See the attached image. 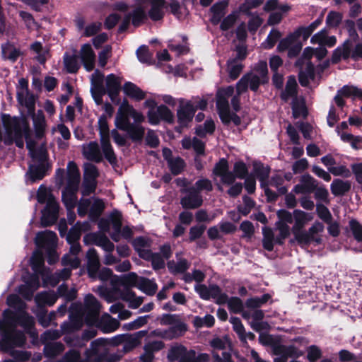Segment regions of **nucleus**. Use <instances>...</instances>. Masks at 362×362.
Returning <instances> with one entry per match:
<instances>
[{
  "label": "nucleus",
  "instance_id": "obj_1",
  "mask_svg": "<svg viewBox=\"0 0 362 362\" xmlns=\"http://www.w3.org/2000/svg\"><path fill=\"white\" fill-rule=\"evenodd\" d=\"M1 120L7 136L4 143L6 145H11L15 142L17 147L23 148L21 119L17 117H11L9 114L3 113Z\"/></svg>",
  "mask_w": 362,
  "mask_h": 362
},
{
  "label": "nucleus",
  "instance_id": "obj_2",
  "mask_svg": "<svg viewBox=\"0 0 362 362\" xmlns=\"http://www.w3.org/2000/svg\"><path fill=\"white\" fill-rule=\"evenodd\" d=\"M1 339L0 349L2 351L10 352L14 347H22L26 341L24 333L16 328L3 329L0 327Z\"/></svg>",
  "mask_w": 362,
  "mask_h": 362
},
{
  "label": "nucleus",
  "instance_id": "obj_3",
  "mask_svg": "<svg viewBox=\"0 0 362 362\" xmlns=\"http://www.w3.org/2000/svg\"><path fill=\"white\" fill-rule=\"evenodd\" d=\"M349 41H344L341 46L337 47L333 51L331 57L332 64H337L339 63L341 59L344 60L351 59L355 62L362 59V44L358 42L353 47V45H349Z\"/></svg>",
  "mask_w": 362,
  "mask_h": 362
},
{
  "label": "nucleus",
  "instance_id": "obj_4",
  "mask_svg": "<svg viewBox=\"0 0 362 362\" xmlns=\"http://www.w3.org/2000/svg\"><path fill=\"white\" fill-rule=\"evenodd\" d=\"M147 117L151 125H158L160 121L169 124L174 123V114L165 105L157 106L156 110H149Z\"/></svg>",
  "mask_w": 362,
  "mask_h": 362
},
{
  "label": "nucleus",
  "instance_id": "obj_5",
  "mask_svg": "<svg viewBox=\"0 0 362 362\" xmlns=\"http://www.w3.org/2000/svg\"><path fill=\"white\" fill-rule=\"evenodd\" d=\"M179 107L177 110V123L183 126H189L195 115V109L192 100L185 101V99L179 100Z\"/></svg>",
  "mask_w": 362,
  "mask_h": 362
},
{
  "label": "nucleus",
  "instance_id": "obj_6",
  "mask_svg": "<svg viewBox=\"0 0 362 362\" xmlns=\"http://www.w3.org/2000/svg\"><path fill=\"white\" fill-rule=\"evenodd\" d=\"M59 206L54 198H49L47 204L42 211L41 224L43 227L54 225L57 218Z\"/></svg>",
  "mask_w": 362,
  "mask_h": 362
},
{
  "label": "nucleus",
  "instance_id": "obj_7",
  "mask_svg": "<svg viewBox=\"0 0 362 362\" xmlns=\"http://www.w3.org/2000/svg\"><path fill=\"white\" fill-rule=\"evenodd\" d=\"M47 159V153L41 151L38 154V160L40 163L37 165H30L28 169L29 177L31 182H35L37 180H42L48 170L49 165L45 161Z\"/></svg>",
  "mask_w": 362,
  "mask_h": 362
},
{
  "label": "nucleus",
  "instance_id": "obj_8",
  "mask_svg": "<svg viewBox=\"0 0 362 362\" xmlns=\"http://www.w3.org/2000/svg\"><path fill=\"white\" fill-rule=\"evenodd\" d=\"M186 191L188 194L180 199V204L182 208L185 209H195L200 207L203 204V199L195 187H192Z\"/></svg>",
  "mask_w": 362,
  "mask_h": 362
},
{
  "label": "nucleus",
  "instance_id": "obj_9",
  "mask_svg": "<svg viewBox=\"0 0 362 362\" xmlns=\"http://www.w3.org/2000/svg\"><path fill=\"white\" fill-rule=\"evenodd\" d=\"M79 185L66 184L62 192V201L68 211L74 209L76 205Z\"/></svg>",
  "mask_w": 362,
  "mask_h": 362
},
{
  "label": "nucleus",
  "instance_id": "obj_10",
  "mask_svg": "<svg viewBox=\"0 0 362 362\" xmlns=\"http://www.w3.org/2000/svg\"><path fill=\"white\" fill-rule=\"evenodd\" d=\"M121 89L120 78L114 74H108L105 78V90L112 102L117 99Z\"/></svg>",
  "mask_w": 362,
  "mask_h": 362
},
{
  "label": "nucleus",
  "instance_id": "obj_11",
  "mask_svg": "<svg viewBox=\"0 0 362 362\" xmlns=\"http://www.w3.org/2000/svg\"><path fill=\"white\" fill-rule=\"evenodd\" d=\"M300 184L295 185L292 192L296 194L313 193L317 185V181L309 174L301 176Z\"/></svg>",
  "mask_w": 362,
  "mask_h": 362
},
{
  "label": "nucleus",
  "instance_id": "obj_12",
  "mask_svg": "<svg viewBox=\"0 0 362 362\" xmlns=\"http://www.w3.org/2000/svg\"><path fill=\"white\" fill-rule=\"evenodd\" d=\"M86 259V269L88 276L91 278L96 277L100 263L98 252L94 247H91L87 251Z\"/></svg>",
  "mask_w": 362,
  "mask_h": 362
},
{
  "label": "nucleus",
  "instance_id": "obj_13",
  "mask_svg": "<svg viewBox=\"0 0 362 362\" xmlns=\"http://www.w3.org/2000/svg\"><path fill=\"white\" fill-rule=\"evenodd\" d=\"M81 59L86 71H90L94 69L95 54L90 44L86 43L81 46Z\"/></svg>",
  "mask_w": 362,
  "mask_h": 362
},
{
  "label": "nucleus",
  "instance_id": "obj_14",
  "mask_svg": "<svg viewBox=\"0 0 362 362\" xmlns=\"http://www.w3.org/2000/svg\"><path fill=\"white\" fill-rule=\"evenodd\" d=\"M84 303L86 310V318H98L101 308V304L98 300L93 294L88 293L85 297Z\"/></svg>",
  "mask_w": 362,
  "mask_h": 362
},
{
  "label": "nucleus",
  "instance_id": "obj_15",
  "mask_svg": "<svg viewBox=\"0 0 362 362\" xmlns=\"http://www.w3.org/2000/svg\"><path fill=\"white\" fill-rule=\"evenodd\" d=\"M151 8L148 11V17L153 21H159L165 16L163 8L165 7V0H150Z\"/></svg>",
  "mask_w": 362,
  "mask_h": 362
},
{
  "label": "nucleus",
  "instance_id": "obj_16",
  "mask_svg": "<svg viewBox=\"0 0 362 362\" xmlns=\"http://www.w3.org/2000/svg\"><path fill=\"white\" fill-rule=\"evenodd\" d=\"M298 95V84L296 77L294 76H289L288 77L285 90L280 94V98L282 101L287 103L290 98H296Z\"/></svg>",
  "mask_w": 362,
  "mask_h": 362
},
{
  "label": "nucleus",
  "instance_id": "obj_17",
  "mask_svg": "<svg viewBox=\"0 0 362 362\" xmlns=\"http://www.w3.org/2000/svg\"><path fill=\"white\" fill-rule=\"evenodd\" d=\"M104 339L99 338L90 343V348L86 349L85 351L86 356L88 359H91L92 357L95 356L93 360L94 362H105V360L102 359L105 354V351L99 353L98 349L100 346L103 344Z\"/></svg>",
  "mask_w": 362,
  "mask_h": 362
},
{
  "label": "nucleus",
  "instance_id": "obj_18",
  "mask_svg": "<svg viewBox=\"0 0 362 362\" xmlns=\"http://www.w3.org/2000/svg\"><path fill=\"white\" fill-rule=\"evenodd\" d=\"M122 90L127 96L137 101H140L146 97L145 92L136 84L130 81L124 83Z\"/></svg>",
  "mask_w": 362,
  "mask_h": 362
},
{
  "label": "nucleus",
  "instance_id": "obj_19",
  "mask_svg": "<svg viewBox=\"0 0 362 362\" xmlns=\"http://www.w3.org/2000/svg\"><path fill=\"white\" fill-rule=\"evenodd\" d=\"M351 185L348 180H343L341 179H334L331 185L330 189L332 194L335 197H341L345 195L351 189Z\"/></svg>",
  "mask_w": 362,
  "mask_h": 362
},
{
  "label": "nucleus",
  "instance_id": "obj_20",
  "mask_svg": "<svg viewBox=\"0 0 362 362\" xmlns=\"http://www.w3.org/2000/svg\"><path fill=\"white\" fill-rule=\"evenodd\" d=\"M168 340L177 339L185 335L188 330L187 325L180 319L177 322L166 329Z\"/></svg>",
  "mask_w": 362,
  "mask_h": 362
},
{
  "label": "nucleus",
  "instance_id": "obj_21",
  "mask_svg": "<svg viewBox=\"0 0 362 362\" xmlns=\"http://www.w3.org/2000/svg\"><path fill=\"white\" fill-rule=\"evenodd\" d=\"M137 288L147 296H152L156 293L158 285L154 279L140 276Z\"/></svg>",
  "mask_w": 362,
  "mask_h": 362
},
{
  "label": "nucleus",
  "instance_id": "obj_22",
  "mask_svg": "<svg viewBox=\"0 0 362 362\" xmlns=\"http://www.w3.org/2000/svg\"><path fill=\"white\" fill-rule=\"evenodd\" d=\"M83 325L82 317L78 315H71L69 322H66L62 325L64 333H72L81 329Z\"/></svg>",
  "mask_w": 362,
  "mask_h": 362
},
{
  "label": "nucleus",
  "instance_id": "obj_23",
  "mask_svg": "<svg viewBox=\"0 0 362 362\" xmlns=\"http://www.w3.org/2000/svg\"><path fill=\"white\" fill-rule=\"evenodd\" d=\"M128 14L130 16L132 24L135 28L140 27L148 18V16L142 6H137Z\"/></svg>",
  "mask_w": 362,
  "mask_h": 362
},
{
  "label": "nucleus",
  "instance_id": "obj_24",
  "mask_svg": "<svg viewBox=\"0 0 362 362\" xmlns=\"http://www.w3.org/2000/svg\"><path fill=\"white\" fill-rule=\"evenodd\" d=\"M291 108L293 117L295 119H297L300 116L303 117H306L308 116V112L304 98H301L300 100H298V97L293 98Z\"/></svg>",
  "mask_w": 362,
  "mask_h": 362
},
{
  "label": "nucleus",
  "instance_id": "obj_25",
  "mask_svg": "<svg viewBox=\"0 0 362 362\" xmlns=\"http://www.w3.org/2000/svg\"><path fill=\"white\" fill-rule=\"evenodd\" d=\"M105 208V203L103 199L97 198L94 200L90 206L88 218L92 222H96L99 220L101 214Z\"/></svg>",
  "mask_w": 362,
  "mask_h": 362
},
{
  "label": "nucleus",
  "instance_id": "obj_26",
  "mask_svg": "<svg viewBox=\"0 0 362 362\" xmlns=\"http://www.w3.org/2000/svg\"><path fill=\"white\" fill-rule=\"evenodd\" d=\"M81 174L79 169L74 161H69L67 164L66 184L79 185Z\"/></svg>",
  "mask_w": 362,
  "mask_h": 362
},
{
  "label": "nucleus",
  "instance_id": "obj_27",
  "mask_svg": "<svg viewBox=\"0 0 362 362\" xmlns=\"http://www.w3.org/2000/svg\"><path fill=\"white\" fill-rule=\"evenodd\" d=\"M33 121L35 137L37 139H42L45 136L46 122L45 116L41 110L38 112L37 117H34Z\"/></svg>",
  "mask_w": 362,
  "mask_h": 362
},
{
  "label": "nucleus",
  "instance_id": "obj_28",
  "mask_svg": "<svg viewBox=\"0 0 362 362\" xmlns=\"http://www.w3.org/2000/svg\"><path fill=\"white\" fill-rule=\"evenodd\" d=\"M64 350V346L61 342H53L45 344L43 349L44 355L50 358H54L61 354Z\"/></svg>",
  "mask_w": 362,
  "mask_h": 362
},
{
  "label": "nucleus",
  "instance_id": "obj_29",
  "mask_svg": "<svg viewBox=\"0 0 362 362\" xmlns=\"http://www.w3.org/2000/svg\"><path fill=\"white\" fill-rule=\"evenodd\" d=\"M76 54L70 55L66 52L63 57L64 64L66 71L69 74H76L78 72L80 65L78 62Z\"/></svg>",
  "mask_w": 362,
  "mask_h": 362
},
{
  "label": "nucleus",
  "instance_id": "obj_30",
  "mask_svg": "<svg viewBox=\"0 0 362 362\" xmlns=\"http://www.w3.org/2000/svg\"><path fill=\"white\" fill-rule=\"evenodd\" d=\"M216 107L221 121H223L226 115L230 112V107L228 99L221 92L216 94Z\"/></svg>",
  "mask_w": 362,
  "mask_h": 362
},
{
  "label": "nucleus",
  "instance_id": "obj_31",
  "mask_svg": "<svg viewBox=\"0 0 362 362\" xmlns=\"http://www.w3.org/2000/svg\"><path fill=\"white\" fill-rule=\"evenodd\" d=\"M262 246L264 250L269 252L274 250V243H275L274 234L269 227L262 228Z\"/></svg>",
  "mask_w": 362,
  "mask_h": 362
},
{
  "label": "nucleus",
  "instance_id": "obj_32",
  "mask_svg": "<svg viewBox=\"0 0 362 362\" xmlns=\"http://www.w3.org/2000/svg\"><path fill=\"white\" fill-rule=\"evenodd\" d=\"M254 173L258 180L269 179L271 168L264 165L261 161L255 160L252 163Z\"/></svg>",
  "mask_w": 362,
  "mask_h": 362
},
{
  "label": "nucleus",
  "instance_id": "obj_33",
  "mask_svg": "<svg viewBox=\"0 0 362 362\" xmlns=\"http://www.w3.org/2000/svg\"><path fill=\"white\" fill-rule=\"evenodd\" d=\"M18 325L21 326L26 332H30L35 326L34 317L26 311L21 310Z\"/></svg>",
  "mask_w": 362,
  "mask_h": 362
},
{
  "label": "nucleus",
  "instance_id": "obj_34",
  "mask_svg": "<svg viewBox=\"0 0 362 362\" xmlns=\"http://www.w3.org/2000/svg\"><path fill=\"white\" fill-rule=\"evenodd\" d=\"M125 132L133 141H141L144 138L145 129L141 125L133 123Z\"/></svg>",
  "mask_w": 362,
  "mask_h": 362
},
{
  "label": "nucleus",
  "instance_id": "obj_35",
  "mask_svg": "<svg viewBox=\"0 0 362 362\" xmlns=\"http://www.w3.org/2000/svg\"><path fill=\"white\" fill-rule=\"evenodd\" d=\"M349 226L354 239L357 243H361L360 251L362 252V224L356 219L353 218L349 221Z\"/></svg>",
  "mask_w": 362,
  "mask_h": 362
},
{
  "label": "nucleus",
  "instance_id": "obj_36",
  "mask_svg": "<svg viewBox=\"0 0 362 362\" xmlns=\"http://www.w3.org/2000/svg\"><path fill=\"white\" fill-rule=\"evenodd\" d=\"M276 351L278 354H283L288 357L298 358L303 355V351L296 348L294 345L277 344Z\"/></svg>",
  "mask_w": 362,
  "mask_h": 362
},
{
  "label": "nucleus",
  "instance_id": "obj_37",
  "mask_svg": "<svg viewBox=\"0 0 362 362\" xmlns=\"http://www.w3.org/2000/svg\"><path fill=\"white\" fill-rule=\"evenodd\" d=\"M168 166L173 175H178L184 170L186 163L183 158L177 156L173 160H168Z\"/></svg>",
  "mask_w": 362,
  "mask_h": 362
},
{
  "label": "nucleus",
  "instance_id": "obj_38",
  "mask_svg": "<svg viewBox=\"0 0 362 362\" xmlns=\"http://www.w3.org/2000/svg\"><path fill=\"white\" fill-rule=\"evenodd\" d=\"M2 54L3 56L11 60L12 62L17 61L18 58L21 55V51L19 49L14 47L12 45L6 43L1 45Z\"/></svg>",
  "mask_w": 362,
  "mask_h": 362
},
{
  "label": "nucleus",
  "instance_id": "obj_39",
  "mask_svg": "<svg viewBox=\"0 0 362 362\" xmlns=\"http://www.w3.org/2000/svg\"><path fill=\"white\" fill-rule=\"evenodd\" d=\"M30 266L35 273H41L45 264L43 255L40 251H35L30 257Z\"/></svg>",
  "mask_w": 362,
  "mask_h": 362
},
{
  "label": "nucleus",
  "instance_id": "obj_40",
  "mask_svg": "<svg viewBox=\"0 0 362 362\" xmlns=\"http://www.w3.org/2000/svg\"><path fill=\"white\" fill-rule=\"evenodd\" d=\"M16 98L18 103L25 107H33L35 105V96L33 93L28 92L25 93L23 91L18 90L16 93Z\"/></svg>",
  "mask_w": 362,
  "mask_h": 362
},
{
  "label": "nucleus",
  "instance_id": "obj_41",
  "mask_svg": "<svg viewBox=\"0 0 362 362\" xmlns=\"http://www.w3.org/2000/svg\"><path fill=\"white\" fill-rule=\"evenodd\" d=\"M239 18L238 12L236 11H232L227 16L224 17L220 23V30L222 31H227L232 28L235 24Z\"/></svg>",
  "mask_w": 362,
  "mask_h": 362
},
{
  "label": "nucleus",
  "instance_id": "obj_42",
  "mask_svg": "<svg viewBox=\"0 0 362 362\" xmlns=\"http://www.w3.org/2000/svg\"><path fill=\"white\" fill-rule=\"evenodd\" d=\"M247 76L248 87L253 92H257L260 85H265L268 83H264L263 78L255 74L253 72L250 71L245 74Z\"/></svg>",
  "mask_w": 362,
  "mask_h": 362
},
{
  "label": "nucleus",
  "instance_id": "obj_43",
  "mask_svg": "<svg viewBox=\"0 0 362 362\" xmlns=\"http://www.w3.org/2000/svg\"><path fill=\"white\" fill-rule=\"evenodd\" d=\"M139 276L135 272H129L120 277L119 282L124 287H137Z\"/></svg>",
  "mask_w": 362,
  "mask_h": 362
},
{
  "label": "nucleus",
  "instance_id": "obj_44",
  "mask_svg": "<svg viewBox=\"0 0 362 362\" xmlns=\"http://www.w3.org/2000/svg\"><path fill=\"white\" fill-rule=\"evenodd\" d=\"M263 9L266 12H270L278 9L282 13H287L291 10V6L288 4H279V0H267Z\"/></svg>",
  "mask_w": 362,
  "mask_h": 362
},
{
  "label": "nucleus",
  "instance_id": "obj_45",
  "mask_svg": "<svg viewBox=\"0 0 362 362\" xmlns=\"http://www.w3.org/2000/svg\"><path fill=\"white\" fill-rule=\"evenodd\" d=\"M21 126L23 138L24 137L26 141L27 148L30 149L34 146L35 143L31 137V130L30 128L29 122L26 119H22L21 120Z\"/></svg>",
  "mask_w": 362,
  "mask_h": 362
},
{
  "label": "nucleus",
  "instance_id": "obj_46",
  "mask_svg": "<svg viewBox=\"0 0 362 362\" xmlns=\"http://www.w3.org/2000/svg\"><path fill=\"white\" fill-rule=\"evenodd\" d=\"M276 226L279 233L274 238L275 243L281 246L284 244V240L290 235V228L286 223L281 222H277Z\"/></svg>",
  "mask_w": 362,
  "mask_h": 362
},
{
  "label": "nucleus",
  "instance_id": "obj_47",
  "mask_svg": "<svg viewBox=\"0 0 362 362\" xmlns=\"http://www.w3.org/2000/svg\"><path fill=\"white\" fill-rule=\"evenodd\" d=\"M338 93L345 98H362V89L354 86L344 85L338 90Z\"/></svg>",
  "mask_w": 362,
  "mask_h": 362
},
{
  "label": "nucleus",
  "instance_id": "obj_48",
  "mask_svg": "<svg viewBox=\"0 0 362 362\" xmlns=\"http://www.w3.org/2000/svg\"><path fill=\"white\" fill-rule=\"evenodd\" d=\"M128 116V114L123 112H117L115 121V124L117 129L125 132L133 124L130 122Z\"/></svg>",
  "mask_w": 362,
  "mask_h": 362
},
{
  "label": "nucleus",
  "instance_id": "obj_49",
  "mask_svg": "<svg viewBox=\"0 0 362 362\" xmlns=\"http://www.w3.org/2000/svg\"><path fill=\"white\" fill-rule=\"evenodd\" d=\"M264 3V0H245L239 6V11L248 16H251L252 13L250 10L261 6Z\"/></svg>",
  "mask_w": 362,
  "mask_h": 362
},
{
  "label": "nucleus",
  "instance_id": "obj_50",
  "mask_svg": "<svg viewBox=\"0 0 362 362\" xmlns=\"http://www.w3.org/2000/svg\"><path fill=\"white\" fill-rule=\"evenodd\" d=\"M113 232L120 233L122 229V214L117 210L114 209L110 214Z\"/></svg>",
  "mask_w": 362,
  "mask_h": 362
},
{
  "label": "nucleus",
  "instance_id": "obj_51",
  "mask_svg": "<svg viewBox=\"0 0 362 362\" xmlns=\"http://www.w3.org/2000/svg\"><path fill=\"white\" fill-rule=\"evenodd\" d=\"M342 19V13L332 11L327 16L326 24L330 28H336L341 24Z\"/></svg>",
  "mask_w": 362,
  "mask_h": 362
},
{
  "label": "nucleus",
  "instance_id": "obj_52",
  "mask_svg": "<svg viewBox=\"0 0 362 362\" xmlns=\"http://www.w3.org/2000/svg\"><path fill=\"white\" fill-rule=\"evenodd\" d=\"M243 201L244 205H238L237 209L240 214L246 216L250 213L252 209L255 207L256 203L255 200L247 195L243 197Z\"/></svg>",
  "mask_w": 362,
  "mask_h": 362
},
{
  "label": "nucleus",
  "instance_id": "obj_53",
  "mask_svg": "<svg viewBox=\"0 0 362 362\" xmlns=\"http://www.w3.org/2000/svg\"><path fill=\"white\" fill-rule=\"evenodd\" d=\"M235 51L236 52V55L235 57L230 58L227 61L228 65L236 64L238 61H243L247 57L248 52L245 45H236Z\"/></svg>",
  "mask_w": 362,
  "mask_h": 362
},
{
  "label": "nucleus",
  "instance_id": "obj_54",
  "mask_svg": "<svg viewBox=\"0 0 362 362\" xmlns=\"http://www.w3.org/2000/svg\"><path fill=\"white\" fill-rule=\"evenodd\" d=\"M97 180H90L88 177H83L82 189L81 192V194L83 197H88L94 193L97 188Z\"/></svg>",
  "mask_w": 362,
  "mask_h": 362
},
{
  "label": "nucleus",
  "instance_id": "obj_55",
  "mask_svg": "<svg viewBox=\"0 0 362 362\" xmlns=\"http://www.w3.org/2000/svg\"><path fill=\"white\" fill-rule=\"evenodd\" d=\"M3 316L5 322L10 327V328H16L20 316V310L18 312H13L9 309H6L4 311Z\"/></svg>",
  "mask_w": 362,
  "mask_h": 362
},
{
  "label": "nucleus",
  "instance_id": "obj_56",
  "mask_svg": "<svg viewBox=\"0 0 362 362\" xmlns=\"http://www.w3.org/2000/svg\"><path fill=\"white\" fill-rule=\"evenodd\" d=\"M150 318V315H144L138 317L135 320L124 324L123 328L125 330H134L142 327L148 323V320Z\"/></svg>",
  "mask_w": 362,
  "mask_h": 362
},
{
  "label": "nucleus",
  "instance_id": "obj_57",
  "mask_svg": "<svg viewBox=\"0 0 362 362\" xmlns=\"http://www.w3.org/2000/svg\"><path fill=\"white\" fill-rule=\"evenodd\" d=\"M233 171L238 179L243 180L250 175L248 168L243 160H238L234 163Z\"/></svg>",
  "mask_w": 362,
  "mask_h": 362
},
{
  "label": "nucleus",
  "instance_id": "obj_58",
  "mask_svg": "<svg viewBox=\"0 0 362 362\" xmlns=\"http://www.w3.org/2000/svg\"><path fill=\"white\" fill-rule=\"evenodd\" d=\"M228 308L230 313L240 314L244 309V304L239 297L233 296L228 300Z\"/></svg>",
  "mask_w": 362,
  "mask_h": 362
},
{
  "label": "nucleus",
  "instance_id": "obj_59",
  "mask_svg": "<svg viewBox=\"0 0 362 362\" xmlns=\"http://www.w3.org/2000/svg\"><path fill=\"white\" fill-rule=\"evenodd\" d=\"M229 170L228 161L224 158H220L219 160L215 164L212 173L215 176L221 177Z\"/></svg>",
  "mask_w": 362,
  "mask_h": 362
},
{
  "label": "nucleus",
  "instance_id": "obj_60",
  "mask_svg": "<svg viewBox=\"0 0 362 362\" xmlns=\"http://www.w3.org/2000/svg\"><path fill=\"white\" fill-rule=\"evenodd\" d=\"M316 213L318 217L326 223H330L332 221V216L329 209L322 204L317 203Z\"/></svg>",
  "mask_w": 362,
  "mask_h": 362
},
{
  "label": "nucleus",
  "instance_id": "obj_61",
  "mask_svg": "<svg viewBox=\"0 0 362 362\" xmlns=\"http://www.w3.org/2000/svg\"><path fill=\"white\" fill-rule=\"evenodd\" d=\"M104 236H105V234L90 233L84 235L83 241L86 245L93 244L100 247L101 243L103 241Z\"/></svg>",
  "mask_w": 362,
  "mask_h": 362
},
{
  "label": "nucleus",
  "instance_id": "obj_62",
  "mask_svg": "<svg viewBox=\"0 0 362 362\" xmlns=\"http://www.w3.org/2000/svg\"><path fill=\"white\" fill-rule=\"evenodd\" d=\"M206 227L204 225L194 226L189 228V238L187 240L188 243H192L199 239L204 234Z\"/></svg>",
  "mask_w": 362,
  "mask_h": 362
},
{
  "label": "nucleus",
  "instance_id": "obj_63",
  "mask_svg": "<svg viewBox=\"0 0 362 362\" xmlns=\"http://www.w3.org/2000/svg\"><path fill=\"white\" fill-rule=\"evenodd\" d=\"M81 238V223L78 221L74 227H72L66 235V241L68 243H79Z\"/></svg>",
  "mask_w": 362,
  "mask_h": 362
},
{
  "label": "nucleus",
  "instance_id": "obj_64",
  "mask_svg": "<svg viewBox=\"0 0 362 362\" xmlns=\"http://www.w3.org/2000/svg\"><path fill=\"white\" fill-rule=\"evenodd\" d=\"M81 353L76 349H70L65 353L59 362H81Z\"/></svg>",
  "mask_w": 362,
  "mask_h": 362
}]
</instances>
